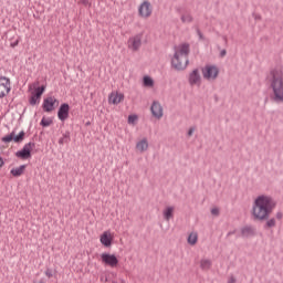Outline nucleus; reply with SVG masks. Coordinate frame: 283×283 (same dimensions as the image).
I'll list each match as a JSON object with an SVG mask.
<instances>
[{"label": "nucleus", "mask_w": 283, "mask_h": 283, "mask_svg": "<svg viewBox=\"0 0 283 283\" xmlns=\"http://www.w3.org/2000/svg\"><path fill=\"white\" fill-rule=\"evenodd\" d=\"M56 107H59V99L52 96L44 98L42 104L43 112H46V113L54 112Z\"/></svg>", "instance_id": "nucleus-6"}, {"label": "nucleus", "mask_w": 283, "mask_h": 283, "mask_svg": "<svg viewBox=\"0 0 283 283\" xmlns=\"http://www.w3.org/2000/svg\"><path fill=\"white\" fill-rule=\"evenodd\" d=\"M86 125H90V122H87Z\"/></svg>", "instance_id": "nucleus-48"}, {"label": "nucleus", "mask_w": 283, "mask_h": 283, "mask_svg": "<svg viewBox=\"0 0 283 283\" xmlns=\"http://www.w3.org/2000/svg\"><path fill=\"white\" fill-rule=\"evenodd\" d=\"M104 281L107 282V277H105Z\"/></svg>", "instance_id": "nucleus-47"}, {"label": "nucleus", "mask_w": 283, "mask_h": 283, "mask_svg": "<svg viewBox=\"0 0 283 283\" xmlns=\"http://www.w3.org/2000/svg\"><path fill=\"white\" fill-rule=\"evenodd\" d=\"M255 234V228L252 226H244L240 229V234L237 235V238H251Z\"/></svg>", "instance_id": "nucleus-12"}, {"label": "nucleus", "mask_w": 283, "mask_h": 283, "mask_svg": "<svg viewBox=\"0 0 283 283\" xmlns=\"http://www.w3.org/2000/svg\"><path fill=\"white\" fill-rule=\"evenodd\" d=\"M136 123H138V115H129L128 125H136Z\"/></svg>", "instance_id": "nucleus-27"}, {"label": "nucleus", "mask_w": 283, "mask_h": 283, "mask_svg": "<svg viewBox=\"0 0 283 283\" xmlns=\"http://www.w3.org/2000/svg\"><path fill=\"white\" fill-rule=\"evenodd\" d=\"M275 208V202L272 197L261 195L258 196L252 206V216L256 221H265L270 218L273 209Z\"/></svg>", "instance_id": "nucleus-1"}, {"label": "nucleus", "mask_w": 283, "mask_h": 283, "mask_svg": "<svg viewBox=\"0 0 283 283\" xmlns=\"http://www.w3.org/2000/svg\"><path fill=\"white\" fill-rule=\"evenodd\" d=\"M191 52L189 43H184L178 46L175 51L174 57L171 59V65L177 71H182L189 65V53Z\"/></svg>", "instance_id": "nucleus-3"}, {"label": "nucleus", "mask_w": 283, "mask_h": 283, "mask_svg": "<svg viewBox=\"0 0 283 283\" xmlns=\"http://www.w3.org/2000/svg\"><path fill=\"white\" fill-rule=\"evenodd\" d=\"M83 6H90V0H80Z\"/></svg>", "instance_id": "nucleus-37"}, {"label": "nucleus", "mask_w": 283, "mask_h": 283, "mask_svg": "<svg viewBox=\"0 0 283 283\" xmlns=\"http://www.w3.org/2000/svg\"><path fill=\"white\" fill-rule=\"evenodd\" d=\"M45 275L46 277H54V271H52V269H46Z\"/></svg>", "instance_id": "nucleus-29"}, {"label": "nucleus", "mask_w": 283, "mask_h": 283, "mask_svg": "<svg viewBox=\"0 0 283 283\" xmlns=\"http://www.w3.org/2000/svg\"><path fill=\"white\" fill-rule=\"evenodd\" d=\"M45 92V85H42L40 87H35L32 92V95L29 99L30 105H36L39 101H41V96H43V93Z\"/></svg>", "instance_id": "nucleus-10"}, {"label": "nucleus", "mask_w": 283, "mask_h": 283, "mask_svg": "<svg viewBox=\"0 0 283 283\" xmlns=\"http://www.w3.org/2000/svg\"><path fill=\"white\" fill-rule=\"evenodd\" d=\"M143 86L145 87H154V78L149 75L143 76Z\"/></svg>", "instance_id": "nucleus-19"}, {"label": "nucleus", "mask_w": 283, "mask_h": 283, "mask_svg": "<svg viewBox=\"0 0 283 283\" xmlns=\"http://www.w3.org/2000/svg\"><path fill=\"white\" fill-rule=\"evenodd\" d=\"M234 232H235L234 230H233V231H230V232H228L227 235L229 237V235H231V234H234Z\"/></svg>", "instance_id": "nucleus-44"}, {"label": "nucleus", "mask_w": 283, "mask_h": 283, "mask_svg": "<svg viewBox=\"0 0 283 283\" xmlns=\"http://www.w3.org/2000/svg\"><path fill=\"white\" fill-rule=\"evenodd\" d=\"M102 282H103V276L101 277Z\"/></svg>", "instance_id": "nucleus-49"}, {"label": "nucleus", "mask_w": 283, "mask_h": 283, "mask_svg": "<svg viewBox=\"0 0 283 283\" xmlns=\"http://www.w3.org/2000/svg\"><path fill=\"white\" fill-rule=\"evenodd\" d=\"M104 281L107 282V277H105Z\"/></svg>", "instance_id": "nucleus-46"}, {"label": "nucleus", "mask_w": 283, "mask_h": 283, "mask_svg": "<svg viewBox=\"0 0 283 283\" xmlns=\"http://www.w3.org/2000/svg\"><path fill=\"white\" fill-rule=\"evenodd\" d=\"M212 262L209 259H202L200 261V268L202 271H209L211 269Z\"/></svg>", "instance_id": "nucleus-20"}, {"label": "nucleus", "mask_w": 283, "mask_h": 283, "mask_svg": "<svg viewBox=\"0 0 283 283\" xmlns=\"http://www.w3.org/2000/svg\"><path fill=\"white\" fill-rule=\"evenodd\" d=\"M52 119H46L45 117H43L42 119H41V123H40V125L42 126V127H50V125H52Z\"/></svg>", "instance_id": "nucleus-28"}, {"label": "nucleus", "mask_w": 283, "mask_h": 283, "mask_svg": "<svg viewBox=\"0 0 283 283\" xmlns=\"http://www.w3.org/2000/svg\"><path fill=\"white\" fill-rule=\"evenodd\" d=\"M211 214L218 216L219 214V209L218 208L211 209Z\"/></svg>", "instance_id": "nucleus-35"}, {"label": "nucleus", "mask_w": 283, "mask_h": 283, "mask_svg": "<svg viewBox=\"0 0 283 283\" xmlns=\"http://www.w3.org/2000/svg\"><path fill=\"white\" fill-rule=\"evenodd\" d=\"M264 229L273 228L276 224V220L274 218L265 220Z\"/></svg>", "instance_id": "nucleus-24"}, {"label": "nucleus", "mask_w": 283, "mask_h": 283, "mask_svg": "<svg viewBox=\"0 0 283 283\" xmlns=\"http://www.w3.org/2000/svg\"><path fill=\"white\" fill-rule=\"evenodd\" d=\"M10 78L0 76V98H6L10 94Z\"/></svg>", "instance_id": "nucleus-8"}, {"label": "nucleus", "mask_w": 283, "mask_h": 283, "mask_svg": "<svg viewBox=\"0 0 283 283\" xmlns=\"http://www.w3.org/2000/svg\"><path fill=\"white\" fill-rule=\"evenodd\" d=\"M228 283H235V279L233 276H231L228 281Z\"/></svg>", "instance_id": "nucleus-42"}, {"label": "nucleus", "mask_w": 283, "mask_h": 283, "mask_svg": "<svg viewBox=\"0 0 283 283\" xmlns=\"http://www.w3.org/2000/svg\"><path fill=\"white\" fill-rule=\"evenodd\" d=\"M143 42L140 40V35H136L135 38H130L128 40V48L134 52H136V50H138V48H140Z\"/></svg>", "instance_id": "nucleus-16"}, {"label": "nucleus", "mask_w": 283, "mask_h": 283, "mask_svg": "<svg viewBox=\"0 0 283 283\" xmlns=\"http://www.w3.org/2000/svg\"><path fill=\"white\" fill-rule=\"evenodd\" d=\"M149 147V144L147 143V138H143V150H146Z\"/></svg>", "instance_id": "nucleus-31"}, {"label": "nucleus", "mask_w": 283, "mask_h": 283, "mask_svg": "<svg viewBox=\"0 0 283 283\" xmlns=\"http://www.w3.org/2000/svg\"><path fill=\"white\" fill-rule=\"evenodd\" d=\"M196 132V127H190L188 130V136L191 137L193 136V133Z\"/></svg>", "instance_id": "nucleus-34"}, {"label": "nucleus", "mask_w": 283, "mask_h": 283, "mask_svg": "<svg viewBox=\"0 0 283 283\" xmlns=\"http://www.w3.org/2000/svg\"><path fill=\"white\" fill-rule=\"evenodd\" d=\"M57 118L62 122L67 120V118H70V104L67 103L61 104L57 111Z\"/></svg>", "instance_id": "nucleus-11"}, {"label": "nucleus", "mask_w": 283, "mask_h": 283, "mask_svg": "<svg viewBox=\"0 0 283 283\" xmlns=\"http://www.w3.org/2000/svg\"><path fill=\"white\" fill-rule=\"evenodd\" d=\"M116 94L119 103H123V101L125 99V95L123 93H116Z\"/></svg>", "instance_id": "nucleus-32"}, {"label": "nucleus", "mask_w": 283, "mask_h": 283, "mask_svg": "<svg viewBox=\"0 0 283 283\" xmlns=\"http://www.w3.org/2000/svg\"><path fill=\"white\" fill-rule=\"evenodd\" d=\"M101 260L103 264H106V266H112V269L118 266V258H116V254H109L107 252L102 253Z\"/></svg>", "instance_id": "nucleus-7"}, {"label": "nucleus", "mask_w": 283, "mask_h": 283, "mask_svg": "<svg viewBox=\"0 0 283 283\" xmlns=\"http://www.w3.org/2000/svg\"><path fill=\"white\" fill-rule=\"evenodd\" d=\"M198 242V234L196 233H191L188 237V243H190L191 245L196 244Z\"/></svg>", "instance_id": "nucleus-25"}, {"label": "nucleus", "mask_w": 283, "mask_h": 283, "mask_svg": "<svg viewBox=\"0 0 283 283\" xmlns=\"http://www.w3.org/2000/svg\"><path fill=\"white\" fill-rule=\"evenodd\" d=\"M150 111L155 118L160 119L163 117V105L160 103L154 102Z\"/></svg>", "instance_id": "nucleus-15"}, {"label": "nucleus", "mask_w": 283, "mask_h": 283, "mask_svg": "<svg viewBox=\"0 0 283 283\" xmlns=\"http://www.w3.org/2000/svg\"><path fill=\"white\" fill-rule=\"evenodd\" d=\"M108 103H111L112 105H118V103H120V99H118V95L116 93H111V95L108 96Z\"/></svg>", "instance_id": "nucleus-22"}, {"label": "nucleus", "mask_w": 283, "mask_h": 283, "mask_svg": "<svg viewBox=\"0 0 283 283\" xmlns=\"http://www.w3.org/2000/svg\"><path fill=\"white\" fill-rule=\"evenodd\" d=\"M189 84L191 86L193 85H200V81H201V76H200V73H199V70L198 69H195L190 74H189Z\"/></svg>", "instance_id": "nucleus-14"}, {"label": "nucleus", "mask_w": 283, "mask_h": 283, "mask_svg": "<svg viewBox=\"0 0 283 283\" xmlns=\"http://www.w3.org/2000/svg\"><path fill=\"white\" fill-rule=\"evenodd\" d=\"M270 87L272 88L271 99L276 103H283V73L280 69L270 72Z\"/></svg>", "instance_id": "nucleus-2"}, {"label": "nucleus", "mask_w": 283, "mask_h": 283, "mask_svg": "<svg viewBox=\"0 0 283 283\" xmlns=\"http://www.w3.org/2000/svg\"><path fill=\"white\" fill-rule=\"evenodd\" d=\"M114 283H125V282L123 280H118V281H116Z\"/></svg>", "instance_id": "nucleus-45"}, {"label": "nucleus", "mask_w": 283, "mask_h": 283, "mask_svg": "<svg viewBox=\"0 0 283 283\" xmlns=\"http://www.w3.org/2000/svg\"><path fill=\"white\" fill-rule=\"evenodd\" d=\"M143 17L149 18L151 15V12H154V8L151 7V3L149 1H144L143 2Z\"/></svg>", "instance_id": "nucleus-18"}, {"label": "nucleus", "mask_w": 283, "mask_h": 283, "mask_svg": "<svg viewBox=\"0 0 283 283\" xmlns=\"http://www.w3.org/2000/svg\"><path fill=\"white\" fill-rule=\"evenodd\" d=\"M70 143V132H66L62 138L59 139V145H65Z\"/></svg>", "instance_id": "nucleus-23"}, {"label": "nucleus", "mask_w": 283, "mask_h": 283, "mask_svg": "<svg viewBox=\"0 0 283 283\" xmlns=\"http://www.w3.org/2000/svg\"><path fill=\"white\" fill-rule=\"evenodd\" d=\"M136 149L140 153H143V139L139 140L137 144H136Z\"/></svg>", "instance_id": "nucleus-30"}, {"label": "nucleus", "mask_w": 283, "mask_h": 283, "mask_svg": "<svg viewBox=\"0 0 283 283\" xmlns=\"http://www.w3.org/2000/svg\"><path fill=\"white\" fill-rule=\"evenodd\" d=\"M138 14L139 17H143V3H140L138 7Z\"/></svg>", "instance_id": "nucleus-36"}, {"label": "nucleus", "mask_w": 283, "mask_h": 283, "mask_svg": "<svg viewBox=\"0 0 283 283\" xmlns=\"http://www.w3.org/2000/svg\"><path fill=\"white\" fill-rule=\"evenodd\" d=\"M196 32H197V35L199 36V40H205V36L201 33V31L199 30V28H196Z\"/></svg>", "instance_id": "nucleus-33"}, {"label": "nucleus", "mask_w": 283, "mask_h": 283, "mask_svg": "<svg viewBox=\"0 0 283 283\" xmlns=\"http://www.w3.org/2000/svg\"><path fill=\"white\" fill-rule=\"evenodd\" d=\"M282 218H283V213H282L281 211H279V212L276 213V219L281 220Z\"/></svg>", "instance_id": "nucleus-38"}, {"label": "nucleus", "mask_w": 283, "mask_h": 283, "mask_svg": "<svg viewBox=\"0 0 283 283\" xmlns=\"http://www.w3.org/2000/svg\"><path fill=\"white\" fill-rule=\"evenodd\" d=\"M34 147H36V144L32 142L25 144L21 150L15 153L17 158H20L21 160H28L32 158V149Z\"/></svg>", "instance_id": "nucleus-4"}, {"label": "nucleus", "mask_w": 283, "mask_h": 283, "mask_svg": "<svg viewBox=\"0 0 283 283\" xmlns=\"http://www.w3.org/2000/svg\"><path fill=\"white\" fill-rule=\"evenodd\" d=\"M2 143H17L21 144L22 140H25V132L21 130L18 135L14 132H11L9 135L1 138Z\"/></svg>", "instance_id": "nucleus-5"}, {"label": "nucleus", "mask_w": 283, "mask_h": 283, "mask_svg": "<svg viewBox=\"0 0 283 283\" xmlns=\"http://www.w3.org/2000/svg\"><path fill=\"white\" fill-rule=\"evenodd\" d=\"M226 54H227V51H226V50H222V51L220 52V56H221V57L226 56Z\"/></svg>", "instance_id": "nucleus-41"}, {"label": "nucleus", "mask_w": 283, "mask_h": 283, "mask_svg": "<svg viewBox=\"0 0 283 283\" xmlns=\"http://www.w3.org/2000/svg\"><path fill=\"white\" fill-rule=\"evenodd\" d=\"M219 74V70L214 65H207L202 69V75L206 80H216Z\"/></svg>", "instance_id": "nucleus-9"}, {"label": "nucleus", "mask_w": 283, "mask_h": 283, "mask_svg": "<svg viewBox=\"0 0 283 283\" xmlns=\"http://www.w3.org/2000/svg\"><path fill=\"white\" fill-rule=\"evenodd\" d=\"M174 217V207H167L164 210V218L165 220L169 221Z\"/></svg>", "instance_id": "nucleus-21"}, {"label": "nucleus", "mask_w": 283, "mask_h": 283, "mask_svg": "<svg viewBox=\"0 0 283 283\" xmlns=\"http://www.w3.org/2000/svg\"><path fill=\"white\" fill-rule=\"evenodd\" d=\"M17 45H19V40H17L15 42L11 43V48H17Z\"/></svg>", "instance_id": "nucleus-40"}, {"label": "nucleus", "mask_w": 283, "mask_h": 283, "mask_svg": "<svg viewBox=\"0 0 283 283\" xmlns=\"http://www.w3.org/2000/svg\"><path fill=\"white\" fill-rule=\"evenodd\" d=\"M255 20H261V15L260 14H253Z\"/></svg>", "instance_id": "nucleus-43"}, {"label": "nucleus", "mask_w": 283, "mask_h": 283, "mask_svg": "<svg viewBox=\"0 0 283 283\" xmlns=\"http://www.w3.org/2000/svg\"><path fill=\"white\" fill-rule=\"evenodd\" d=\"M99 241L103 244V247L109 248L112 247V242H114V238L112 237L111 232L105 231L101 235Z\"/></svg>", "instance_id": "nucleus-13"}, {"label": "nucleus", "mask_w": 283, "mask_h": 283, "mask_svg": "<svg viewBox=\"0 0 283 283\" xmlns=\"http://www.w3.org/2000/svg\"><path fill=\"white\" fill-rule=\"evenodd\" d=\"M182 23H191L193 22V17H191L189 13L181 15Z\"/></svg>", "instance_id": "nucleus-26"}, {"label": "nucleus", "mask_w": 283, "mask_h": 283, "mask_svg": "<svg viewBox=\"0 0 283 283\" xmlns=\"http://www.w3.org/2000/svg\"><path fill=\"white\" fill-rule=\"evenodd\" d=\"M6 165V161H3V157H0V168Z\"/></svg>", "instance_id": "nucleus-39"}, {"label": "nucleus", "mask_w": 283, "mask_h": 283, "mask_svg": "<svg viewBox=\"0 0 283 283\" xmlns=\"http://www.w3.org/2000/svg\"><path fill=\"white\" fill-rule=\"evenodd\" d=\"M27 167H28L27 165H21L18 168H12L10 174L11 176H13V178H19L20 176H23V174H25Z\"/></svg>", "instance_id": "nucleus-17"}]
</instances>
